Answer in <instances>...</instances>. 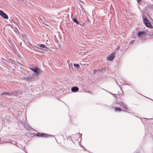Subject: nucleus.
I'll use <instances>...</instances> for the list:
<instances>
[{"mask_svg": "<svg viewBox=\"0 0 153 153\" xmlns=\"http://www.w3.org/2000/svg\"><path fill=\"white\" fill-rule=\"evenodd\" d=\"M11 143L13 144H15L16 143V142L15 141H13L12 142H10V141H4V142H3V143L1 142V143Z\"/></svg>", "mask_w": 153, "mask_h": 153, "instance_id": "obj_11", "label": "nucleus"}, {"mask_svg": "<svg viewBox=\"0 0 153 153\" xmlns=\"http://www.w3.org/2000/svg\"><path fill=\"white\" fill-rule=\"evenodd\" d=\"M137 1L138 4H140L142 2V0H137Z\"/></svg>", "mask_w": 153, "mask_h": 153, "instance_id": "obj_23", "label": "nucleus"}, {"mask_svg": "<svg viewBox=\"0 0 153 153\" xmlns=\"http://www.w3.org/2000/svg\"><path fill=\"white\" fill-rule=\"evenodd\" d=\"M79 90V88L76 86H74L71 88V90L73 92H76L78 91Z\"/></svg>", "mask_w": 153, "mask_h": 153, "instance_id": "obj_9", "label": "nucleus"}, {"mask_svg": "<svg viewBox=\"0 0 153 153\" xmlns=\"http://www.w3.org/2000/svg\"><path fill=\"white\" fill-rule=\"evenodd\" d=\"M117 84H118V85H119V86H120V85H119V84H118V83H117Z\"/></svg>", "mask_w": 153, "mask_h": 153, "instance_id": "obj_27", "label": "nucleus"}, {"mask_svg": "<svg viewBox=\"0 0 153 153\" xmlns=\"http://www.w3.org/2000/svg\"><path fill=\"white\" fill-rule=\"evenodd\" d=\"M6 121H8V122H9V121H10V120H6Z\"/></svg>", "mask_w": 153, "mask_h": 153, "instance_id": "obj_26", "label": "nucleus"}, {"mask_svg": "<svg viewBox=\"0 0 153 153\" xmlns=\"http://www.w3.org/2000/svg\"><path fill=\"white\" fill-rule=\"evenodd\" d=\"M116 103L119 104L120 106L123 108L124 109H125L126 110H128V108L127 107L126 105L125 104V103L123 102H115Z\"/></svg>", "mask_w": 153, "mask_h": 153, "instance_id": "obj_8", "label": "nucleus"}, {"mask_svg": "<svg viewBox=\"0 0 153 153\" xmlns=\"http://www.w3.org/2000/svg\"><path fill=\"white\" fill-rule=\"evenodd\" d=\"M152 6L153 7V5H152Z\"/></svg>", "mask_w": 153, "mask_h": 153, "instance_id": "obj_31", "label": "nucleus"}, {"mask_svg": "<svg viewBox=\"0 0 153 153\" xmlns=\"http://www.w3.org/2000/svg\"><path fill=\"white\" fill-rule=\"evenodd\" d=\"M132 32H133V33H134V31H132Z\"/></svg>", "mask_w": 153, "mask_h": 153, "instance_id": "obj_29", "label": "nucleus"}, {"mask_svg": "<svg viewBox=\"0 0 153 153\" xmlns=\"http://www.w3.org/2000/svg\"><path fill=\"white\" fill-rule=\"evenodd\" d=\"M35 46H34V47H33L32 48V49H33V50H34V51H36V52H37V51H38V50L37 49H36V48H35Z\"/></svg>", "mask_w": 153, "mask_h": 153, "instance_id": "obj_20", "label": "nucleus"}, {"mask_svg": "<svg viewBox=\"0 0 153 153\" xmlns=\"http://www.w3.org/2000/svg\"><path fill=\"white\" fill-rule=\"evenodd\" d=\"M25 152L26 153H28L26 151H25Z\"/></svg>", "mask_w": 153, "mask_h": 153, "instance_id": "obj_28", "label": "nucleus"}, {"mask_svg": "<svg viewBox=\"0 0 153 153\" xmlns=\"http://www.w3.org/2000/svg\"><path fill=\"white\" fill-rule=\"evenodd\" d=\"M110 93L112 94V93Z\"/></svg>", "mask_w": 153, "mask_h": 153, "instance_id": "obj_30", "label": "nucleus"}, {"mask_svg": "<svg viewBox=\"0 0 153 153\" xmlns=\"http://www.w3.org/2000/svg\"><path fill=\"white\" fill-rule=\"evenodd\" d=\"M36 46H35V47L37 49H40L39 48H42L46 49L48 48L45 45L42 44H36Z\"/></svg>", "mask_w": 153, "mask_h": 153, "instance_id": "obj_7", "label": "nucleus"}, {"mask_svg": "<svg viewBox=\"0 0 153 153\" xmlns=\"http://www.w3.org/2000/svg\"><path fill=\"white\" fill-rule=\"evenodd\" d=\"M77 134H80V135H79V138H81V136L82 135V134H80L79 133H77Z\"/></svg>", "mask_w": 153, "mask_h": 153, "instance_id": "obj_25", "label": "nucleus"}, {"mask_svg": "<svg viewBox=\"0 0 153 153\" xmlns=\"http://www.w3.org/2000/svg\"><path fill=\"white\" fill-rule=\"evenodd\" d=\"M30 69L32 71L34 72L36 68V67L33 68H30Z\"/></svg>", "mask_w": 153, "mask_h": 153, "instance_id": "obj_19", "label": "nucleus"}, {"mask_svg": "<svg viewBox=\"0 0 153 153\" xmlns=\"http://www.w3.org/2000/svg\"><path fill=\"white\" fill-rule=\"evenodd\" d=\"M24 79L28 82H30L32 80V78L31 77L27 76L24 78Z\"/></svg>", "mask_w": 153, "mask_h": 153, "instance_id": "obj_12", "label": "nucleus"}, {"mask_svg": "<svg viewBox=\"0 0 153 153\" xmlns=\"http://www.w3.org/2000/svg\"><path fill=\"white\" fill-rule=\"evenodd\" d=\"M10 117L9 116H5V119H10Z\"/></svg>", "mask_w": 153, "mask_h": 153, "instance_id": "obj_22", "label": "nucleus"}, {"mask_svg": "<svg viewBox=\"0 0 153 153\" xmlns=\"http://www.w3.org/2000/svg\"><path fill=\"white\" fill-rule=\"evenodd\" d=\"M73 21L76 23V24H79V22L78 21L76 18H74L72 19Z\"/></svg>", "mask_w": 153, "mask_h": 153, "instance_id": "obj_15", "label": "nucleus"}, {"mask_svg": "<svg viewBox=\"0 0 153 153\" xmlns=\"http://www.w3.org/2000/svg\"><path fill=\"white\" fill-rule=\"evenodd\" d=\"M10 96L12 95H14V96H16L17 95V92L16 91H14L10 92Z\"/></svg>", "mask_w": 153, "mask_h": 153, "instance_id": "obj_14", "label": "nucleus"}, {"mask_svg": "<svg viewBox=\"0 0 153 153\" xmlns=\"http://www.w3.org/2000/svg\"><path fill=\"white\" fill-rule=\"evenodd\" d=\"M147 119H148V120L153 119L152 118H150V119H147V118H143V120H141L142 122L143 123H145L146 122H147Z\"/></svg>", "mask_w": 153, "mask_h": 153, "instance_id": "obj_13", "label": "nucleus"}, {"mask_svg": "<svg viewBox=\"0 0 153 153\" xmlns=\"http://www.w3.org/2000/svg\"><path fill=\"white\" fill-rule=\"evenodd\" d=\"M50 135L44 133H38L36 134V136L37 137H48Z\"/></svg>", "mask_w": 153, "mask_h": 153, "instance_id": "obj_5", "label": "nucleus"}, {"mask_svg": "<svg viewBox=\"0 0 153 153\" xmlns=\"http://www.w3.org/2000/svg\"><path fill=\"white\" fill-rule=\"evenodd\" d=\"M42 72V71L40 68L37 67H36V68L33 74L35 76H38Z\"/></svg>", "mask_w": 153, "mask_h": 153, "instance_id": "obj_3", "label": "nucleus"}, {"mask_svg": "<svg viewBox=\"0 0 153 153\" xmlns=\"http://www.w3.org/2000/svg\"><path fill=\"white\" fill-rule=\"evenodd\" d=\"M115 52H112L107 57V60L110 61H112L115 57Z\"/></svg>", "mask_w": 153, "mask_h": 153, "instance_id": "obj_6", "label": "nucleus"}, {"mask_svg": "<svg viewBox=\"0 0 153 153\" xmlns=\"http://www.w3.org/2000/svg\"><path fill=\"white\" fill-rule=\"evenodd\" d=\"M4 12L0 10V15L1 16L3 13Z\"/></svg>", "mask_w": 153, "mask_h": 153, "instance_id": "obj_24", "label": "nucleus"}, {"mask_svg": "<svg viewBox=\"0 0 153 153\" xmlns=\"http://www.w3.org/2000/svg\"><path fill=\"white\" fill-rule=\"evenodd\" d=\"M1 16L4 19H8V16L4 12H3V13L2 14Z\"/></svg>", "mask_w": 153, "mask_h": 153, "instance_id": "obj_10", "label": "nucleus"}, {"mask_svg": "<svg viewBox=\"0 0 153 153\" xmlns=\"http://www.w3.org/2000/svg\"><path fill=\"white\" fill-rule=\"evenodd\" d=\"M4 94L6 95L10 96V92H4L1 93V95H3Z\"/></svg>", "mask_w": 153, "mask_h": 153, "instance_id": "obj_16", "label": "nucleus"}, {"mask_svg": "<svg viewBox=\"0 0 153 153\" xmlns=\"http://www.w3.org/2000/svg\"><path fill=\"white\" fill-rule=\"evenodd\" d=\"M142 17L143 19V22L146 26L149 28L150 29L153 28V26L147 19V18L145 17V16L143 15H142Z\"/></svg>", "mask_w": 153, "mask_h": 153, "instance_id": "obj_1", "label": "nucleus"}, {"mask_svg": "<svg viewBox=\"0 0 153 153\" xmlns=\"http://www.w3.org/2000/svg\"><path fill=\"white\" fill-rule=\"evenodd\" d=\"M134 43V40H132L131 42L129 44V46H131V44H133Z\"/></svg>", "mask_w": 153, "mask_h": 153, "instance_id": "obj_21", "label": "nucleus"}, {"mask_svg": "<svg viewBox=\"0 0 153 153\" xmlns=\"http://www.w3.org/2000/svg\"><path fill=\"white\" fill-rule=\"evenodd\" d=\"M138 36L139 37H141L144 35H152L153 34H151L150 33L148 32H146L145 31H140L138 33Z\"/></svg>", "mask_w": 153, "mask_h": 153, "instance_id": "obj_2", "label": "nucleus"}, {"mask_svg": "<svg viewBox=\"0 0 153 153\" xmlns=\"http://www.w3.org/2000/svg\"><path fill=\"white\" fill-rule=\"evenodd\" d=\"M115 110L116 111H122V109L120 107H116L115 108Z\"/></svg>", "mask_w": 153, "mask_h": 153, "instance_id": "obj_17", "label": "nucleus"}, {"mask_svg": "<svg viewBox=\"0 0 153 153\" xmlns=\"http://www.w3.org/2000/svg\"><path fill=\"white\" fill-rule=\"evenodd\" d=\"M26 116H24L23 118H22V120H18V124L19 125L21 124L22 125H25L27 123L26 122Z\"/></svg>", "mask_w": 153, "mask_h": 153, "instance_id": "obj_4", "label": "nucleus"}, {"mask_svg": "<svg viewBox=\"0 0 153 153\" xmlns=\"http://www.w3.org/2000/svg\"><path fill=\"white\" fill-rule=\"evenodd\" d=\"M74 65L75 67H76L77 68H79V65L78 64H74Z\"/></svg>", "mask_w": 153, "mask_h": 153, "instance_id": "obj_18", "label": "nucleus"}]
</instances>
